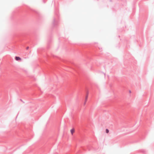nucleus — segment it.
Segmentation results:
<instances>
[{
	"mask_svg": "<svg viewBox=\"0 0 154 154\" xmlns=\"http://www.w3.org/2000/svg\"><path fill=\"white\" fill-rule=\"evenodd\" d=\"M106 132L107 133H108L109 132V130L108 129H106Z\"/></svg>",
	"mask_w": 154,
	"mask_h": 154,
	"instance_id": "4",
	"label": "nucleus"
},
{
	"mask_svg": "<svg viewBox=\"0 0 154 154\" xmlns=\"http://www.w3.org/2000/svg\"><path fill=\"white\" fill-rule=\"evenodd\" d=\"M88 97V95L86 96V98H85V102L84 103L85 104H86V102L87 100Z\"/></svg>",
	"mask_w": 154,
	"mask_h": 154,
	"instance_id": "3",
	"label": "nucleus"
},
{
	"mask_svg": "<svg viewBox=\"0 0 154 154\" xmlns=\"http://www.w3.org/2000/svg\"><path fill=\"white\" fill-rule=\"evenodd\" d=\"M28 47L27 48V49H28Z\"/></svg>",
	"mask_w": 154,
	"mask_h": 154,
	"instance_id": "5",
	"label": "nucleus"
},
{
	"mask_svg": "<svg viewBox=\"0 0 154 154\" xmlns=\"http://www.w3.org/2000/svg\"><path fill=\"white\" fill-rule=\"evenodd\" d=\"M74 132H75V130L74 129H72L70 130V132L72 135H73V134Z\"/></svg>",
	"mask_w": 154,
	"mask_h": 154,
	"instance_id": "2",
	"label": "nucleus"
},
{
	"mask_svg": "<svg viewBox=\"0 0 154 154\" xmlns=\"http://www.w3.org/2000/svg\"><path fill=\"white\" fill-rule=\"evenodd\" d=\"M15 60L17 61L21 60V58L18 57H15Z\"/></svg>",
	"mask_w": 154,
	"mask_h": 154,
	"instance_id": "1",
	"label": "nucleus"
}]
</instances>
